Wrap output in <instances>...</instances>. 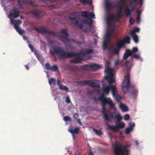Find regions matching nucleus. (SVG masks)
Returning <instances> with one entry per match:
<instances>
[{
    "mask_svg": "<svg viewBox=\"0 0 155 155\" xmlns=\"http://www.w3.org/2000/svg\"><path fill=\"white\" fill-rule=\"evenodd\" d=\"M63 120L65 121H71V119L70 117L68 116L64 117L63 118Z\"/></svg>",
    "mask_w": 155,
    "mask_h": 155,
    "instance_id": "obj_39",
    "label": "nucleus"
},
{
    "mask_svg": "<svg viewBox=\"0 0 155 155\" xmlns=\"http://www.w3.org/2000/svg\"><path fill=\"white\" fill-rule=\"evenodd\" d=\"M130 74H128L124 77V81L122 84V91L124 93H126L128 91L130 85Z\"/></svg>",
    "mask_w": 155,
    "mask_h": 155,
    "instance_id": "obj_8",
    "label": "nucleus"
},
{
    "mask_svg": "<svg viewBox=\"0 0 155 155\" xmlns=\"http://www.w3.org/2000/svg\"><path fill=\"white\" fill-rule=\"evenodd\" d=\"M115 118L119 122H120V121L122 119L121 116L119 114L116 115Z\"/></svg>",
    "mask_w": 155,
    "mask_h": 155,
    "instance_id": "obj_38",
    "label": "nucleus"
},
{
    "mask_svg": "<svg viewBox=\"0 0 155 155\" xmlns=\"http://www.w3.org/2000/svg\"><path fill=\"white\" fill-rule=\"evenodd\" d=\"M91 64H86L82 67V68L85 70H89L90 69Z\"/></svg>",
    "mask_w": 155,
    "mask_h": 155,
    "instance_id": "obj_34",
    "label": "nucleus"
},
{
    "mask_svg": "<svg viewBox=\"0 0 155 155\" xmlns=\"http://www.w3.org/2000/svg\"><path fill=\"white\" fill-rule=\"evenodd\" d=\"M130 35L132 37V38L136 43L138 42V38L137 35L136 34H134L133 32L132 34H130Z\"/></svg>",
    "mask_w": 155,
    "mask_h": 155,
    "instance_id": "obj_24",
    "label": "nucleus"
},
{
    "mask_svg": "<svg viewBox=\"0 0 155 155\" xmlns=\"http://www.w3.org/2000/svg\"><path fill=\"white\" fill-rule=\"evenodd\" d=\"M130 18L129 20V22L130 24L131 25H133L134 22V18L132 17H130Z\"/></svg>",
    "mask_w": 155,
    "mask_h": 155,
    "instance_id": "obj_47",
    "label": "nucleus"
},
{
    "mask_svg": "<svg viewBox=\"0 0 155 155\" xmlns=\"http://www.w3.org/2000/svg\"><path fill=\"white\" fill-rule=\"evenodd\" d=\"M117 6L119 8V10H122L123 8L124 7V5L118 4Z\"/></svg>",
    "mask_w": 155,
    "mask_h": 155,
    "instance_id": "obj_53",
    "label": "nucleus"
},
{
    "mask_svg": "<svg viewBox=\"0 0 155 155\" xmlns=\"http://www.w3.org/2000/svg\"><path fill=\"white\" fill-rule=\"evenodd\" d=\"M130 39L129 36H126L123 39L121 40L120 42L116 45V48L114 49V52L119 54V51L121 48L123 47L125 43L130 44Z\"/></svg>",
    "mask_w": 155,
    "mask_h": 155,
    "instance_id": "obj_7",
    "label": "nucleus"
},
{
    "mask_svg": "<svg viewBox=\"0 0 155 155\" xmlns=\"http://www.w3.org/2000/svg\"><path fill=\"white\" fill-rule=\"evenodd\" d=\"M122 10H119L118 12L117 13L122 15Z\"/></svg>",
    "mask_w": 155,
    "mask_h": 155,
    "instance_id": "obj_62",
    "label": "nucleus"
},
{
    "mask_svg": "<svg viewBox=\"0 0 155 155\" xmlns=\"http://www.w3.org/2000/svg\"><path fill=\"white\" fill-rule=\"evenodd\" d=\"M130 146L127 144L122 145L120 144H115L114 147V155H128Z\"/></svg>",
    "mask_w": 155,
    "mask_h": 155,
    "instance_id": "obj_3",
    "label": "nucleus"
},
{
    "mask_svg": "<svg viewBox=\"0 0 155 155\" xmlns=\"http://www.w3.org/2000/svg\"><path fill=\"white\" fill-rule=\"evenodd\" d=\"M101 68V67L100 65L96 64H91V66H90V69L94 71L97 69H100Z\"/></svg>",
    "mask_w": 155,
    "mask_h": 155,
    "instance_id": "obj_19",
    "label": "nucleus"
},
{
    "mask_svg": "<svg viewBox=\"0 0 155 155\" xmlns=\"http://www.w3.org/2000/svg\"><path fill=\"white\" fill-rule=\"evenodd\" d=\"M78 123L80 125H82V123L80 119H78L77 120Z\"/></svg>",
    "mask_w": 155,
    "mask_h": 155,
    "instance_id": "obj_59",
    "label": "nucleus"
},
{
    "mask_svg": "<svg viewBox=\"0 0 155 155\" xmlns=\"http://www.w3.org/2000/svg\"><path fill=\"white\" fill-rule=\"evenodd\" d=\"M136 12H137V14L138 15H140V14H141V12L140 11L138 10V9L137 10Z\"/></svg>",
    "mask_w": 155,
    "mask_h": 155,
    "instance_id": "obj_61",
    "label": "nucleus"
},
{
    "mask_svg": "<svg viewBox=\"0 0 155 155\" xmlns=\"http://www.w3.org/2000/svg\"><path fill=\"white\" fill-rule=\"evenodd\" d=\"M111 35L110 33L108 32L106 34L103 42V48L104 50H108L112 54L117 55V53L114 52V49L116 48L117 44L111 45L109 47L108 46V44L110 43L111 41Z\"/></svg>",
    "mask_w": 155,
    "mask_h": 155,
    "instance_id": "obj_5",
    "label": "nucleus"
},
{
    "mask_svg": "<svg viewBox=\"0 0 155 155\" xmlns=\"http://www.w3.org/2000/svg\"><path fill=\"white\" fill-rule=\"evenodd\" d=\"M11 23L12 24L14 25V27H15V25H16L15 24V22H14V20L11 19Z\"/></svg>",
    "mask_w": 155,
    "mask_h": 155,
    "instance_id": "obj_63",
    "label": "nucleus"
},
{
    "mask_svg": "<svg viewBox=\"0 0 155 155\" xmlns=\"http://www.w3.org/2000/svg\"><path fill=\"white\" fill-rule=\"evenodd\" d=\"M78 12H72L70 16L69 17V20L72 21L74 20V23L77 25V26L81 29H82L84 27V24H89L91 25L92 23V21L89 19L90 21H88L87 19H83L80 21H78L76 19V16Z\"/></svg>",
    "mask_w": 155,
    "mask_h": 155,
    "instance_id": "obj_4",
    "label": "nucleus"
},
{
    "mask_svg": "<svg viewBox=\"0 0 155 155\" xmlns=\"http://www.w3.org/2000/svg\"><path fill=\"white\" fill-rule=\"evenodd\" d=\"M113 76L114 75H107L105 77V79L108 82L109 84H111L114 82L115 81L114 79Z\"/></svg>",
    "mask_w": 155,
    "mask_h": 155,
    "instance_id": "obj_17",
    "label": "nucleus"
},
{
    "mask_svg": "<svg viewBox=\"0 0 155 155\" xmlns=\"http://www.w3.org/2000/svg\"><path fill=\"white\" fill-rule=\"evenodd\" d=\"M93 130L95 134L98 135H100L102 134V132L100 130H98L97 129L93 128Z\"/></svg>",
    "mask_w": 155,
    "mask_h": 155,
    "instance_id": "obj_27",
    "label": "nucleus"
},
{
    "mask_svg": "<svg viewBox=\"0 0 155 155\" xmlns=\"http://www.w3.org/2000/svg\"><path fill=\"white\" fill-rule=\"evenodd\" d=\"M46 68L47 70H50L51 67H50V64L49 62H47L45 64Z\"/></svg>",
    "mask_w": 155,
    "mask_h": 155,
    "instance_id": "obj_43",
    "label": "nucleus"
},
{
    "mask_svg": "<svg viewBox=\"0 0 155 155\" xmlns=\"http://www.w3.org/2000/svg\"><path fill=\"white\" fill-rule=\"evenodd\" d=\"M28 46L30 49L31 51L33 52V51L34 50V48L33 46L31 44H29L28 45Z\"/></svg>",
    "mask_w": 155,
    "mask_h": 155,
    "instance_id": "obj_51",
    "label": "nucleus"
},
{
    "mask_svg": "<svg viewBox=\"0 0 155 155\" xmlns=\"http://www.w3.org/2000/svg\"><path fill=\"white\" fill-rule=\"evenodd\" d=\"M116 126L110 125L107 124V126L109 128L112 130L118 132L120 128H123L125 126L124 123L123 122L121 123L119 122L118 123L116 122Z\"/></svg>",
    "mask_w": 155,
    "mask_h": 155,
    "instance_id": "obj_11",
    "label": "nucleus"
},
{
    "mask_svg": "<svg viewBox=\"0 0 155 155\" xmlns=\"http://www.w3.org/2000/svg\"><path fill=\"white\" fill-rule=\"evenodd\" d=\"M48 82L50 85L51 84L53 83H54V84H55V79L53 78H51L49 80Z\"/></svg>",
    "mask_w": 155,
    "mask_h": 155,
    "instance_id": "obj_36",
    "label": "nucleus"
},
{
    "mask_svg": "<svg viewBox=\"0 0 155 155\" xmlns=\"http://www.w3.org/2000/svg\"><path fill=\"white\" fill-rule=\"evenodd\" d=\"M68 30V28H66L64 29H62L61 31V32L62 34L68 37L69 36V34L67 32Z\"/></svg>",
    "mask_w": 155,
    "mask_h": 155,
    "instance_id": "obj_23",
    "label": "nucleus"
},
{
    "mask_svg": "<svg viewBox=\"0 0 155 155\" xmlns=\"http://www.w3.org/2000/svg\"><path fill=\"white\" fill-rule=\"evenodd\" d=\"M59 89L61 90H65L66 91H69L68 88L66 86H63L62 85L59 87Z\"/></svg>",
    "mask_w": 155,
    "mask_h": 155,
    "instance_id": "obj_37",
    "label": "nucleus"
},
{
    "mask_svg": "<svg viewBox=\"0 0 155 155\" xmlns=\"http://www.w3.org/2000/svg\"><path fill=\"white\" fill-rule=\"evenodd\" d=\"M133 128L132 127H128L125 130V133L126 134H130V132L133 130Z\"/></svg>",
    "mask_w": 155,
    "mask_h": 155,
    "instance_id": "obj_29",
    "label": "nucleus"
},
{
    "mask_svg": "<svg viewBox=\"0 0 155 155\" xmlns=\"http://www.w3.org/2000/svg\"><path fill=\"white\" fill-rule=\"evenodd\" d=\"M137 4H138V2H139V4H140V6H141L143 5V0H139L138 2L137 1Z\"/></svg>",
    "mask_w": 155,
    "mask_h": 155,
    "instance_id": "obj_52",
    "label": "nucleus"
},
{
    "mask_svg": "<svg viewBox=\"0 0 155 155\" xmlns=\"http://www.w3.org/2000/svg\"><path fill=\"white\" fill-rule=\"evenodd\" d=\"M129 125L130 126L129 127H132V128H133V127H134L135 124L134 122H130L129 123Z\"/></svg>",
    "mask_w": 155,
    "mask_h": 155,
    "instance_id": "obj_50",
    "label": "nucleus"
},
{
    "mask_svg": "<svg viewBox=\"0 0 155 155\" xmlns=\"http://www.w3.org/2000/svg\"><path fill=\"white\" fill-rule=\"evenodd\" d=\"M116 94V93H115V96H114L115 97V98L117 101H119L120 100V98L119 97L117 96Z\"/></svg>",
    "mask_w": 155,
    "mask_h": 155,
    "instance_id": "obj_60",
    "label": "nucleus"
},
{
    "mask_svg": "<svg viewBox=\"0 0 155 155\" xmlns=\"http://www.w3.org/2000/svg\"><path fill=\"white\" fill-rule=\"evenodd\" d=\"M137 22V24H139L140 20V15H138L136 18Z\"/></svg>",
    "mask_w": 155,
    "mask_h": 155,
    "instance_id": "obj_46",
    "label": "nucleus"
},
{
    "mask_svg": "<svg viewBox=\"0 0 155 155\" xmlns=\"http://www.w3.org/2000/svg\"><path fill=\"white\" fill-rule=\"evenodd\" d=\"M57 84L59 86V88L62 86L61 84V81L59 80L57 81Z\"/></svg>",
    "mask_w": 155,
    "mask_h": 155,
    "instance_id": "obj_57",
    "label": "nucleus"
},
{
    "mask_svg": "<svg viewBox=\"0 0 155 155\" xmlns=\"http://www.w3.org/2000/svg\"><path fill=\"white\" fill-rule=\"evenodd\" d=\"M50 70L52 71H56L58 70V68L57 66L54 65L51 67Z\"/></svg>",
    "mask_w": 155,
    "mask_h": 155,
    "instance_id": "obj_31",
    "label": "nucleus"
},
{
    "mask_svg": "<svg viewBox=\"0 0 155 155\" xmlns=\"http://www.w3.org/2000/svg\"><path fill=\"white\" fill-rule=\"evenodd\" d=\"M140 31V29L137 27H134L133 29L130 32V34H132V32L134 34H136L135 32H139Z\"/></svg>",
    "mask_w": 155,
    "mask_h": 155,
    "instance_id": "obj_32",
    "label": "nucleus"
},
{
    "mask_svg": "<svg viewBox=\"0 0 155 155\" xmlns=\"http://www.w3.org/2000/svg\"><path fill=\"white\" fill-rule=\"evenodd\" d=\"M32 13L37 18H40L45 15V13L38 9H36L31 11Z\"/></svg>",
    "mask_w": 155,
    "mask_h": 155,
    "instance_id": "obj_14",
    "label": "nucleus"
},
{
    "mask_svg": "<svg viewBox=\"0 0 155 155\" xmlns=\"http://www.w3.org/2000/svg\"><path fill=\"white\" fill-rule=\"evenodd\" d=\"M124 118L125 120H127L130 118V115L128 114H126L124 115Z\"/></svg>",
    "mask_w": 155,
    "mask_h": 155,
    "instance_id": "obj_49",
    "label": "nucleus"
},
{
    "mask_svg": "<svg viewBox=\"0 0 155 155\" xmlns=\"http://www.w3.org/2000/svg\"><path fill=\"white\" fill-rule=\"evenodd\" d=\"M89 86H90L92 88H99L100 84L99 83V81L97 80H89Z\"/></svg>",
    "mask_w": 155,
    "mask_h": 155,
    "instance_id": "obj_15",
    "label": "nucleus"
},
{
    "mask_svg": "<svg viewBox=\"0 0 155 155\" xmlns=\"http://www.w3.org/2000/svg\"><path fill=\"white\" fill-rule=\"evenodd\" d=\"M89 14L90 16V17L91 18H95V15L93 12H89Z\"/></svg>",
    "mask_w": 155,
    "mask_h": 155,
    "instance_id": "obj_45",
    "label": "nucleus"
},
{
    "mask_svg": "<svg viewBox=\"0 0 155 155\" xmlns=\"http://www.w3.org/2000/svg\"><path fill=\"white\" fill-rule=\"evenodd\" d=\"M117 88L115 85L109 84L107 86L104 87L102 89L103 92L107 95L109 94V92L111 90L113 96H115L117 92Z\"/></svg>",
    "mask_w": 155,
    "mask_h": 155,
    "instance_id": "obj_9",
    "label": "nucleus"
},
{
    "mask_svg": "<svg viewBox=\"0 0 155 155\" xmlns=\"http://www.w3.org/2000/svg\"><path fill=\"white\" fill-rule=\"evenodd\" d=\"M20 13V12L18 9L17 7H14L12 10H10L8 17L10 18L12 16L15 18H17L18 17Z\"/></svg>",
    "mask_w": 155,
    "mask_h": 155,
    "instance_id": "obj_12",
    "label": "nucleus"
},
{
    "mask_svg": "<svg viewBox=\"0 0 155 155\" xmlns=\"http://www.w3.org/2000/svg\"><path fill=\"white\" fill-rule=\"evenodd\" d=\"M15 29L17 32L21 35H22L25 31L21 28H20L19 26L17 25H15Z\"/></svg>",
    "mask_w": 155,
    "mask_h": 155,
    "instance_id": "obj_18",
    "label": "nucleus"
},
{
    "mask_svg": "<svg viewBox=\"0 0 155 155\" xmlns=\"http://www.w3.org/2000/svg\"><path fill=\"white\" fill-rule=\"evenodd\" d=\"M89 13V11H83L81 13V15L83 18H87L88 16Z\"/></svg>",
    "mask_w": 155,
    "mask_h": 155,
    "instance_id": "obj_25",
    "label": "nucleus"
},
{
    "mask_svg": "<svg viewBox=\"0 0 155 155\" xmlns=\"http://www.w3.org/2000/svg\"><path fill=\"white\" fill-rule=\"evenodd\" d=\"M93 52V50L92 49H87L86 50L85 52L86 54H88L90 53H92Z\"/></svg>",
    "mask_w": 155,
    "mask_h": 155,
    "instance_id": "obj_40",
    "label": "nucleus"
},
{
    "mask_svg": "<svg viewBox=\"0 0 155 155\" xmlns=\"http://www.w3.org/2000/svg\"><path fill=\"white\" fill-rule=\"evenodd\" d=\"M119 106L120 108L124 111H127L128 110V109L127 106L121 103L120 105Z\"/></svg>",
    "mask_w": 155,
    "mask_h": 155,
    "instance_id": "obj_22",
    "label": "nucleus"
},
{
    "mask_svg": "<svg viewBox=\"0 0 155 155\" xmlns=\"http://www.w3.org/2000/svg\"><path fill=\"white\" fill-rule=\"evenodd\" d=\"M86 3L88 5H91L92 4V2L91 0H86Z\"/></svg>",
    "mask_w": 155,
    "mask_h": 155,
    "instance_id": "obj_56",
    "label": "nucleus"
},
{
    "mask_svg": "<svg viewBox=\"0 0 155 155\" xmlns=\"http://www.w3.org/2000/svg\"><path fill=\"white\" fill-rule=\"evenodd\" d=\"M51 54H55L58 55V58L62 59L76 57V59L71 61V62L74 63H80L82 60L80 55L84 54V52L75 53L73 52H68L64 50L62 47L58 46H53L51 51Z\"/></svg>",
    "mask_w": 155,
    "mask_h": 155,
    "instance_id": "obj_1",
    "label": "nucleus"
},
{
    "mask_svg": "<svg viewBox=\"0 0 155 155\" xmlns=\"http://www.w3.org/2000/svg\"><path fill=\"white\" fill-rule=\"evenodd\" d=\"M132 58H134L136 59H139L140 58V56L139 54H134L132 55Z\"/></svg>",
    "mask_w": 155,
    "mask_h": 155,
    "instance_id": "obj_42",
    "label": "nucleus"
},
{
    "mask_svg": "<svg viewBox=\"0 0 155 155\" xmlns=\"http://www.w3.org/2000/svg\"><path fill=\"white\" fill-rule=\"evenodd\" d=\"M80 83L82 85H88L89 84V80L81 81L80 82Z\"/></svg>",
    "mask_w": 155,
    "mask_h": 155,
    "instance_id": "obj_35",
    "label": "nucleus"
},
{
    "mask_svg": "<svg viewBox=\"0 0 155 155\" xmlns=\"http://www.w3.org/2000/svg\"><path fill=\"white\" fill-rule=\"evenodd\" d=\"M60 39L63 42L68 41H69V38L64 36H62L60 38Z\"/></svg>",
    "mask_w": 155,
    "mask_h": 155,
    "instance_id": "obj_33",
    "label": "nucleus"
},
{
    "mask_svg": "<svg viewBox=\"0 0 155 155\" xmlns=\"http://www.w3.org/2000/svg\"><path fill=\"white\" fill-rule=\"evenodd\" d=\"M122 15H120L119 14L117 13L115 15L114 18L116 20V21L118 22L119 21L120 19L121 18Z\"/></svg>",
    "mask_w": 155,
    "mask_h": 155,
    "instance_id": "obj_30",
    "label": "nucleus"
},
{
    "mask_svg": "<svg viewBox=\"0 0 155 155\" xmlns=\"http://www.w3.org/2000/svg\"><path fill=\"white\" fill-rule=\"evenodd\" d=\"M78 117V114L77 113H74L73 115V117L75 119H77Z\"/></svg>",
    "mask_w": 155,
    "mask_h": 155,
    "instance_id": "obj_55",
    "label": "nucleus"
},
{
    "mask_svg": "<svg viewBox=\"0 0 155 155\" xmlns=\"http://www.w3.org/2000/svg\"><path fill=\"white\" fill-rule=\"evenodd\" d=\"M113 70L112 69L107 68L105 71L106 72L107 74V75H114L113 72Z\"/></svg>",
    "mask_w": 155,
    "mask_h": 155,
    "instance_id": "obj_26",
    "label": "nucleus"
},
{
    "mask_svg": "<svg viewBox=\"0 0 155 155\" xmlns=\"http://www.w3.org/2000/svg\"><path fill=\"white\" fill-rule=\"evenodd\" d=\"M56 0H41V1L45 3H46L47 2H53L56 1Z\"/></svg>",
    "mask_w": 155,
    "mask_h": 155,
    "instance_id": "obj_48",
    "label": "nucleus"
},
{
    "mask_svg": "<svg viewBox=\"0 0 155 155\" xmlns=\"http://www.w3.org/2000/svg\"><path fill=\"white\" fill-rule=\"evenodd\" d=\"M130 87L132 88L131 93L133 97H135L137 96L138 93V90L134 85H130Z\"/></svg>",
    "mask_w": 155,
    "mask_h": 155,
    "instance_id": "obj_16",
    "label": "nucleus"
},
{
    "mask_svg": "<svg viewBox=\"0 0 155 155\" xmlns=\"http://www.w3.org/2000/svg\"><path fill=\"white\" fill-rule=\"evenodd\" d=\"M138 50V48L135 47H133L131 50L127 49V51L128 53H130V55H132L134 53L137 51Z\"/></svg>",
    "mask_w": 155,
    "mask_h": 155,
    "instance_id": "obj_20",
    "label": "nucleus"
},
{
    "mask_svg": "<svg viewBox=\"0 0 155 155\" xmlns=\"http://www.w3.org/2000/svg\"><path fill=\"white\" fill-rule=\"evenodd\" d=\"M98 99L101 102L102 104V114L103 115V118L106 121H108L110 119H112L114 117L113 114L112 113L109 112L108 113L109 115L106 113V108L105 107L106 104L109 105L110 107L112 109H115V105L113 103L112 101L109 98H106L104 97V95L100 96Z\"/></svg>",
    "mask_w": 155,
    "mask_h": 155,
    "instance_id": "obj_2",
    "label": "nucleus"
},
{
    "mask_svg": "<svg viewBox=\"0 0 155 155\" xmlns=\"http://www.w3.org/2000/svg\"><path fill=\"white\" fill-rule=\"evenodd\" d=\"M126 2V0H120L118 4L120 5H124Z\"/></svg>",
    "mask_w": 155,
    "mask_h": 155,
    "instance_id": "obj_44",
    "label": "nucleus"
},
{
    "mask_svg": "<svg viewBox=\"0 0 155 155\" xmlns=\"http://www.w3.org/2000/svg\"><path fill=\"white\" fill-rule=\"evenodd\" d=\"M80 2L84 4L86 3V0H79Z\"/></svg>",
    "mask_w": 155,
    "mask_h": 155,
    "instance_id": "obj_58",
    "label": "nucleus"
},
{
    "mask_svg": "<svg viewBox=\"0 0 155 155\" xmlns=\"http://www.w3.org/2000/svg\"><path fill=\"white\" fill-rule=\"evenodd\" d=\"M131 9L127 8L126 10L125 14L127 17H131L132 12L136 7L137 1V0H132L130 2Z\"/></svg>",
    "mask_w": 155,
    "mask_h": 155,
    "instance_id": "obj_10",
    "label": "nucleus"
},
{
    "mask_svg": "<svg viewBox=\"0 0 155 155\" xmlns=\"http://www.w3.org/2000/svg\"><path fill=\"white\" fill-rule=\"evenodd\" d=\"M79 128L78 127H76L74 129H69V131L71 134H77L79 130Z\"/></svg>",
    "mask_w": 155,
    "mask_h": 155,
    "instance_id": "obj_21",
    "label": "nucleus"
},
{
    "mask_svg": "<svg viewBox=\"0 0 155 155\" xmlns=\"http://www.w3.org/2000/svg\"><path fill=\"white\" fill-rule=\"evenodd\" d=\"M130 55V53H128L127 51V49L126 50L125 53L123 55V58L124 59H127L129 56H131Z\"/></svg>",
    "mask_w": 155,
    "mask_h": 155,
    "instance_id": "obj_28",
    "label": "nucleus"
},
{
    "mask_svg": "<svg viewBox=\"0 0 155 155\" xmlns=\"http://www.w3.org/2000/svg\"><path fill=\"white\" fill-rule=\"evenodd\" d=\"M88 155H94V154L92 151H90L89 152Z\"/></svg>",
    "mask_w": 155,
    "mask_h": 155,
    "instance_id": "obj_64",
    "label": "nucleus"
},
{
    "mask_svg": "<svg viewBox=\"0 0 155 155\" xmlns=\"http://www.w3.org/2000/svg\"><path fill=\"white\" fill-rule=\"evenodd\" d=\"M105 9L106 11L107 15L106 16V19L107 23L111 24L114 21V15H109L110 14L111 8L113 7V4L112 2H106L105 5Z\"/></svg>",
    "mask_w": 155,
    "mask_h": 155,
    "instance_id": "obj_6",
    "label": "nucleus"
},
{
    "mask_svg": "<svg viewBox=\"0 0 155 155\" xmlns=\"http://www.w3.org/2000/svg\"><path fill=\"white\" fill-rule=\"evenodd\" d=\"M66 102L67 103H70L71 102V101L69 97H67L66 98Z\"/></svg>",
    "mask_w": 155,
    "mask_h": 155,
    "instance_id": "obj_54",
    "label": "nucleus"
},
{
    "mask_svg": "<svg viewBox=\"0 0 155 155\" xmlns=\"http://www.w3.org/2000/svg\"><path fill=\"white\" fill-rule=\"evenodd\" d=\"M15 24L16 25H19L21 24L22 21L19 19H18L17 20H15Z\"/></svg>",
    "mask_w": 155,
    "mask_h": 155,
    "instance_id": "obj_41",
    "label": "nucleus"
},
{
    "mask_svg": "<svg viewBox=\"0 0 155 155\" xmlns=\"http://www.w3.org/2000/svg\"><path fill=\"white\" fill-rule=\"evenodd\" d=\"M35 30L38 32L42 34H45L47 33L51 35L53 37L55 36L56 35V33L54 32L49 31V29L47 28H44L41 29H40L36 28Z\"/></svg>",
    "mask_w": 155,
    "mask_h": 155,
    "instance_id": "obj_13",
    "label": "nucleus"
}]
</instances>
